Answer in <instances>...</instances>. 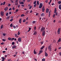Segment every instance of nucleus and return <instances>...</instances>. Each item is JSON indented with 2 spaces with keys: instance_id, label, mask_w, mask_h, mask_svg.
<instances>
[{
  "instance_id": "f257e3e1",
  "label": "nucleus",
  "mask_w": 61,
  "mask_h": 61,
  "mask_svg": "<svg viewBox=\"0 0 61 61\" xmlns=\"http://www.w3.org/2000/svg\"><path fill=\"white\" fill-rule=\"evenodd\" d=\"M45 30V27H42L41 30V32H43V31H44Z\"/></svg>"
},
{
  "instance_id": "f03ea898",
  "label": "nucleus",
  "mask_w": 61,
  "mask_h": 61,
  "mask_svg": "<svg viewBox=\"0 0 61 61\" xmlns=\"http://www.w3.org/2000/svg\"><path fill=\"white\" fill-rule=\"evenodd\" d=\"M60 30H61V29L60 28H59L57 31V33L58 35H59L60 33Z\"/></svg>"
},
{
  "instance_id": "7ed1b4c3",
  "label": "nucleus",
  "mask_w": 61,
  "mask_h": 61,
  "mask_svg": "<svg viewBox=\"0 0 61 61\" xmlns=\"http://www.w3.org/2000/svg\"><path fill=\"white\" fill-rule=\"evenodd\" d=\"M43 6V4L42 3H41L40 4V5L39 7V8H41Z\"/></svg>"
},
{
  "instance_id": "20e7f679",
  "label": "nucleus",
  "mask_w": 61,
  "mask_h": 61,
  "mask_svg": "<svg viewBox=\"0 0 61 61\" xmlns=\"http://www.w3.org/2000/svg\"><path fill=\"white\" fill-rule=\"evenodd\" d=\"M22 40V38H21L20 37L18 38V41L19 42H21Z\"/></svg>"
},
{
  "instance_id": "39448f33",
  "label": "nucleus",
  "mask_w": 61,
  "mask_h": 61,
  "mask_svg": "<svg viewBox=\"0 0 61 61\" xmlns=\"http://www.w3.org/2000/svg\"><path fill=\"white\" fill-rule=\"evenodd\" d=\"M45 33H46L45 31H43V32L42 33V36H45Z\"/></svg>"
},
{
  "instance_id": "423d86ee",
  "label": "nucleus",
  "mask_w": 61,
  "mask_h": 61,
  "mask_svg": "<svg viewBox=\"0 0 61 61\" xmlns=\"http://www.w3.org/2000/svg\"><path fill=\"white\" fill-rule=\"evenodd\" d=\"M48 49L50 51H51V46H49Z\"/></svg>"
},
{
  "instance_id": "0eeeda50",
  "label": "nucleus",
  "mask_w": 61,
  "mask_h": 61,
  "mask_svg": "<svg viewBox=\"0 0 61 61\" xmlns=\"http://www.w3.org/2000/svg\"><path fill=\"white\" fill-rule=\"evenodd\" d=\"M0 13H1L0 15H1L2 16H3V15H4V13H3V12L2 11Z\"/></svg>"
},
{
  "instance_id": "6e6552de",
  "label": "nucleus",
  "mask_w": 61,
  "mask_h": 61,
  "mask_svg": "<svg viewBox=\"0 0 61 61\" xmlns=\"http://www.w3.org/2000/svg\"><path fill=\"white\" fill-rule=\"evenodd\" d=\"M45 56H48V54L46 53V52L45 53Z\"/></svg>"
},
{
  "instance_id": "1a4fd4ad",
  "label": "nucleus",
  "mask_w": 61,
  "mask_h": 61,
  "mask_svg": "<svg viewBox=\"0 0 61 61\" xmlns=\"http://www.w3.org/2000/svg\"><path fill=\"white\" fill-rule=\"evenodd\" d=\"M45 14L44 13H42L41 14V16H45Z\"/></svg>"
},
{
  "instance_id": "9d476101",
  "label": "nucleus",
  "mask_w": 61,
  "mask_h": 61,
  "mask_svg": "<svg viewBox=\"0 0 61 61\" xmlns=\"http://www.w3.org/2000/svg\"><path fill=\"white\" fill-rule=\"evenodd\" d=\"M16 47V46L15 45L13 46L12 47V48H13V49H14V48H15Z\"/></svg>"
},
{
  "instance_id": "9b49d317",
  "label": "nucleus",
  "mask_w": 61,
  "mask_h": 61,
  "mask_svg": "<svg viewBox=\"0 0 61 61\" xmlns=\"http://www.w3.org/2000/svg\"><path fill=\"white\" fill-rule=\"evenodd\" d=\"M45 8H44V6L43 8H42V11L43 12H44V11H45Z\"/></svg>"
},
{
  "instance_id": "f8f14e48",
  "label": "nucleus",
  "mask_w": 61,
  "mask_h": 61,
  "mask_svg": "<svg viewBox=\"0 0 61 61\" xmlns=\"http://www.w3.org/2000/svg\"><path fill=\"white\" fill-rule=\"evenodd\" d=\"M10 18V16H8L7 17V18L6 19V20H9Z\"/></svg>"
},
{
  "instance_id": "ddd939ff",
  "label": "nucleus",
  "mask_w": 61,
  "mask_h": 61,
  "mask_svg": "<svg viewBox=\"0 0 61 61\" xmlns=\"http://www.w3.org/2000/svg\"><path fill=\"white\" fill-rule=\"evenodd\" d=\"M43 52V51L42 50H41L40 51L39 53V55H40L41 53Z\"/></svg>"
},
{
  "instance_id": "4468645a",
  "label": "nucleus",
  "mask_w": 61,
  "mask_h": 61,
  "mask_svg": "<svg viewBox=\"0 0 61 61\" xmlns=\"http://www.w3.org/2000/svg\"><path fill=\"white\" fill-rule=\"evenodd\" d=\"M7 9H8V7H7L5 9V11H7Z\"/></svg>"
},
{
  "instance_id": "2eb2a0df",
  "label": "nucleus",
  "mask_w": 61,
  "mask_h": 61,
  "mask_svg": "<svg viewBox=\"0 0 61 61\" xmlns=\"http://www.w3.org/2000/svg\"><path fill=\"white\" fill-rule=\"evenodd\" d=\"M59 8L61 10V4H60L59 5Z\"/></svg>"
},
{
  "instance_id": "dca6fc26",
  "label": "nucleus",
  "mask_w": 61,
  "mask_h": 61,
  "mask_svg": "<svg viewBox=\"0 0 61 61\" xmlns=\"http://www.w3.org/2000/svg\"><path fill=\"white\" fill-rule=\"evenodd\" d=\"M15 36L16 38H18V36H17V35L16 34H15Z\"/></svg>"
},
{
  "instance_id": "f3484780",
  "label": "nucleus",
  "mask_w": 61,
  "mask_h": 61,
  "mask_svg": "<svg viewBox=\"0 0 61 61\" xmlns=\"http://www.w3.org/2000/svg\"><path fill=\"white\" fill-rule=\"evenodd\" d=\"M8 39L9 40H11V41H12V38H11L9 37L8 38Z\"/></svg>"
},
{
  "instance_id": "a211bd4d",
  "label": "nucleus",
  "mask_w": 61,
  "mask_h": 61,
  "mask_svg": "<svg viewBox=\"0 0 61 61\" xmlns=\"http://www.w3.org/2000/svg\"><path fill=\"white\" fill-rule=\"evenodd\" d=\"M21 20H22V19H20L19 20V22L20 23V24H21Z\"/></svg>"
},
{
  "instance_id": "6ab92c4d",
  "label": "nucleus",
  "mask_w": 61,
  "mask_h": 61,
  "mask_svg": "<svg viewBox=\"0 0 61 61\" xmlns=\"http://www.w3.org/2000/svg\"><path fill=\"white\" fill-rule=\"evenodd\" d=\"M44 47H45V46H43L42 47H41V48L40 49L41 50H42V49H43V48H44Z\"/></svg>"
},
{
  "instance_id": "aec40b11",
  "label": "nucleus",
  "mask_w": 61,
  "mask_h": 61,
  "mask_svg": "<svg viewBox=\"0 0 61 61\" xmlns=\"http://www.w3.org/2000/svg\"><path fill=\"white\" fill-rule=\"evenodd\" d=\"M48 11H49V9H48L46 10V12L48 13Z\"/></svg>"
},
{
  "instance_id": "412c9836",
  "label": "nucleus",
  "mask_w": 61,
  "mask_h": 61,
  "mask_svg": "<svg viewBox=\"0 0 61 61\" xmlns=\"http://www.w3.org/2000/svg\"><path fill=\"white\" fill-rule=\"evenodd\" d=\"M56 13V9H55V11H54V13Z\"/></svg>"
},
{
  "instance_id": "4be33fe9",
  "label": "nucleus",
  "mask_w": 61,
  "mask_h": 61,
  "mask_svg": "<svg viewBox=\"0 0 61 61\" xmlns=\"http://www.w3.org/2000/svg\"><path fill=\"white\" fill-rule=\"evenodd\" d=\"M37 34V32L36 31H35L34 34V35H35Z\"/></svg>"
},
{
  "instance_id": "5701e85b",
  "label": "nucleus",
  "mask_w": 61,
  "mask_h": 61,
  "mask_svg": "<svg viewBox=\"0 0 61 61\" xmlns=\"http://www.w3.org/2000/svg\"><path fill=\"white\" fill-rule=\"evenodd\" d=\"M18 10H19L18 9H17L15 10V13H17L18 11Z\"/></svg>"
},
{
  "instance_id": "b1692460",
  "label": "nucleus",
  "mask_w": 61,
  "mask_h": 61,
  "mask_svg": "<svg viewBox=\"0 0 61 61\" xmlns=\"http://www.w3.org/2000/svg\"><path fill=\"white\" fill-rule=\"evenodd\" d=\"M20 4H24V2H21L20 3Z\"/></svg>"
},
{
  "instance_id": "393cba45",
  "label": "nucleus",
  "mask_w": 61,
  "mask_h": 61,
  "mask_svg": "<svg viewBox=\"0 0 61 61\" xmlns=\"http://www.w3.org/2000/svg\"><path fill=\"white\" fill-rule=\"evenodd\" d=\"M61 41V38H60L58 41L60 42Z\"/></svg>"
},
{
  "instance_id": "a878e982",
  "label": "nucleus",
  "mask_w": 61,
  "mask_h": 61,
  "mask_svg": "<svg viewBox=\"0 0 61 61\" xmlns=\"http://www.w3.org/2000/svg\"><path fill=\"white\" fill-rule=\"evenodd\" d=\"M45 60H46L45 59L43 58L42 59V61H45Z\"/></svg>"
},
{
  "instance_id": "bb28decb",
  "label": "nucleus",
  "mask_w": 61,
  "mask_h": 61,
  "mask_svg": "<svg viewBox=\"0 0 61 61\" xmlns=\"http://www.w3.org/2000/svg\"><path fill=\"white\" fill-rule=\"evenodd\" d=\"M58 3L59 4H61V1H59L58 2Z\"/></svg>"
},
{
  "instance_id": "cd10ccee",
  "label": "nucleus",
  "mask_w": 61,
  "mask_h": 61,
  "mask_svg": "<svg viewBox=\"0 0 61 61\" xmlns=\"http://www.w3.org/2000/svg\"><path fill=\"white\" fill-rule=\"evenodd\" d=\"M2 41H4V42H5V41H6V40H5V39H2Z\"/></svg>"
},
{
  "instance_id": "c85d7f7f",
  "label": "nucleus",
  "mask_w": 61,
  "mask_h": 61,
  "mask_svg": "<svg viewBox=\"0 0 61 61\" xmlns=\"http://www.w3.org/2000/svg\"><path fill=\"white\" fill-rule=\"evenodd\" d=\"M51 1H52V0H50V2H49V5H50V3H51Z\"/></svg>"
},
{
  "instance_id": "c756f323",
  "label": "nucleus",
  "mask_w": 61,
  "mask_h": 61,
  "mask_svg": "<svg viewBox=\"0 0 61 61\" xmlns=\"http://www.w3.org/2000/svg\"><path fill=\"white\" fill-rule=\"evenodd\" d=\"M2 60H4L5 59V58L4 57H2Z\"/></svg>"
},
{
  "instance_id": "7c9ffc66",
  "label": "nucleus",
  "mask_w": 61,
  "mask_h": 61,
  "mask_svg": "<svg viewBox=\"0 0 61 61\" xmlns=\"http://www.w3.org/2000/svg\"><path fill=\"white\" fill-rule=\"evenodd\" d=\"M37 4L38 5H39V1H37Z\"/></svg>"
},
{
  "instance_id": "2f4dec72",
  "label": "nucleus",
  "mask_w": 61,
  "mask_h": 61,
  "mask_svg": "<svg viewBox=\"0 0 61 61\" xmlns=\"http://www.w3.org/2000/svg\"><path fill=\"white\" fill-rule=\"evenodd\" d=\"M10 27H13V24H11V25H10Z\"/></svg>"
},
{
  "instance_id": "473e14b6",
  "label": "nucleus",
  "mask_w": 61,
  "mask_h": 61,
  "mask_svg": "<svg viewBox=\"0 0 61 61\" xmlns=\"http://www.w3.org/2000/svg\"><path fill=\"white\" fill-rule=\"evenodd\" d=\"M3 4V5H5V1L4 2Z\"/></svg>"
},
{
  "instance_id": "72a5a7b5",
  "label": "nucleus",
  "mask_w": 61,
  "mask_h": 61,
  "mask_svg": "<svg viewBox=\"0 0 61 61\" xmlns=\"http://www.w3.org/2000/svg\"><path fill=\"white\" fill-rule=\"evenodd\" d=\"M41 45H43V43H44V42H43V41L41 42Z\"/></svg>"
},
{
  "instance_id": "f704fd0d",
  "label": "nucleus",
  "mask_w": 61,
  "mask_h": 61,
  "mask_svg": "<svg viewBox=\"0 0 61 61\" xmlns=\"http://www.w3.org/2000/svg\"><path fill=\"white\" fill-rule=\"evenodd\" d=\"M3 27V25H2L1 26V29H2Z\"/></svg>"
},
{
  "instance_id": "c9c22d12",
  "label": "nucleus",
  "mask_w": 61,
  "mask_h": 61,
  "mask_svg": "<svg viewBox=\"0 0 61 61\" xmlns=\"http://www.w3.org/2000/svg\"><path fill=\"white\" fill-rule=\"evenodd\" d=\"M24 16V14H22L21 16V17H23V16Z\"/></svg>"
},
{
  "instance_id": "e433bc0d",
  "label": "nucleus",
  "mask_w": 61,
  "mask_h": 61,
  "mask_svg": "<svg viewBox=\"0 0 61 61\" xmlns=\"http://www.w3.org/2000/svg\"><path fill=\"white\" fill-rule=\"evenodd\" d=\"M6 16H7L8 15V13H7L6 14Z\"/></svg>"
},
{
  "instance_id": "4c0bfd02",
  "label": "nucleus",
  "mask_w": 61,
  "mask_h": 61,
  "mask_svg": "<svg viewBox=\"0 0 61 61\" xmlns=\"http://www.w3.org/2000/svg\"><path fill=\"white\" fill-rule=\"evenodd\" d=\"M36 1H35L34 2V4H36Z\"/></svg>"
},
{
  "instance_id": "58836bf2",
  "label": "nucleus",
  "mask_w": 61,
  "mask_h": 61,
  "mask_svg": "<svg viewBox=\"0 0 61 61\" xmlns=\"http://www.w3.org/2000/svg\"><path fill=\"white\" fill-rule=\"evenodd\" d=\"M35 23H36V21H33L32 22V23L33 24H35Z\"/></svg>"
},
{
  "instance_id": "ea45409f",
  "label": "nucleus",
  "mask_w": 61,
  "mask_h": 61,
  "mask_svg": "<svg viewBox=\"0 0 61 61\" xmlns=\"http://www.w3.org/2000/svg\"><path fill=\"white\" fill-rule=\"evenodd\" d=\"M36 4H35L34 5V7H36Z\"/></svg>"
},
{
  "instance_id": "a19ab883",
  "label": "nucleus",
  "mask_w": 61,
  "mask_h": 61,
  "mask_svg": "<svg viewBox=\"0 0 61 61\" xmlns=\"http://www.w3.org/2000/svg\"><path fill=\"white\" fill-rule=\"evenodd\" d=\"M55 15H56L55 14H54V15H53V18H54L55 17Z\"/></svg>"
},
{
  "instance_id": "79ce46f5",
  "label": "nucleus",
  "mask_w": 61,
  "mask_h": 61,
  "mask_svg": "<svg viewBox=\"0 0 61 61\" xmlns=\"http://www.w3.org/2000/svg\"><path fill=\"white\" fill-rule=\"evenodd\" d=\"M15 5H18V3L17 2H16L15 3Z\"/></svg>"
},
{
  "instance_id": "37998d69",
  "label": "nucleus",
  "mask_w": 61,
  "mask_h": 61,
  "mask_svg": "<svg viewBox=\"0 0 61 61\" xmlns=\"http://www.w3.org/2000/svg\"><path fill=\"white\" fill-rule=\"evenodd\" d=\"M10 5H11V4H8V6H10Z\"/></svg>"
},
{
  "instance_id": "c03bdc74",
  "label": "nucleus",
  "mask_w": 61,
  "mask_h": 61,
  "mask_svg": "<svg viewBox=\"0 0 61 61\" xmlns=\"http://www.w3.org/2000/svg\"><path fill=\"white\" fill-rule=\"evenodd\" d=\"M31 0H28L27 1L28 2H29L31 1Z\"/></svg>"
},
{
  "instance_id": "a18cd8bd",
  "label": "nucleus",
  "mask_w": 61,
  "mask_h": 61,
  "mask_svg": "<svg viewBox=\"0 0 61 61\" xmlns=\"http://www.w3.org/2000/svg\"><path fill=\"white\" fill-rule=\"evenodd\" d=\"M32 6H31L29 8V9H30L31 8H32Z\"/></svg>"
},
{
  "instance_id": "49530a36",
  "label": "nucleus",
  "mask_w": 61,
  "mask_h": 61,
  "mask_svg": "<svg viewBox=\"0 0 61 61\" xmlns=\"http://www.w3.org/2000/svg\"><path fill=\"white\" fill-rule=\"evenodd\" d=\"M12 9H13V10H15V7H13V8H12Z\"/></svg>"
},
{
  "instance_id": "de8ad7c7",
  "label": "nucleus",
  "mask_w": 61,
  "mask_h": 61,
  "mask_svg": "<svg viewBox=\"0 0 61 61\" xmlns=\"http://www.w3.org/2000/svg\"><path fill=\"white\" fill-rule=\"evenodd\" d=\"M25 52L24 51H23L22 52V53L23 54H25Z\"/></svg>"
},
{
  "instance_id": "09e8293b",
  "label": "nucleus",
  "mask_w": 61,
  "mask_h": 61,
  "mask_svg": "<svg viewBox=\"0 0 61 61\" xmlns=\"http://www.w3.org/2000/svg\"><path fill=\"white\" fill-rule=\"evenodd\" d=\"M20 32H19V31H18V35H20Z\"/></svg>"
},
{
  "instance_id": "8fccbe9b",
  "label": "nucleus",
  "mask_w": 61,
  "mask_h": 61,
  "mask_svg": "<svg viewBox=\"0 0 61 61\" xmlns=\"http://www.w3.org/2000/svg\"><path fill=\"white\" fill-rule=\"evenodd\" d=\"M15 43L14 42H12V45H15Z\"/></svg>"
},
{
  "instance_id": "3c124183",
  "label": "nucleus",
  "mask_w": 61,
  "mask_h": 61,
  "mask_svg": "<svg viewBox=\"0 0 61 61\" xmlns=\"http://www.w3.org/2000/svg\"><path fill=\"white\" fill-rule=\"evenodd\" d=\"M13 27L14 28H16V27L15 25L13 26Z\"/></svg>"
},
{
  "instance_id": "603ef678",
  "label": "nucleus",
  "mask_w": 61,
  "mask_h": 61,
  "mask_svg": "<svg viewBox=\"0 0 61 61\" xmlns=\"http://www.w3.org/2000/svg\"><path fill=\"white\" fill-rule=\"evenodd\" d=\"M48 0H46V3H47L48 2Z\"/></svg>"
},
{
  "instance_id": "864d4df0",
  "label": "nucleus",
  "mask_w": 61,
  "mask_h": 61,
  "mask_svg": "<svg viewBox=\"0 0 61 61\" xmlns=\"http://www.w3.org/2000/svg\"><path fill=\"white\" fill-rule=\"evenodd\" d=\"M13 20V19H11V20H10V21H12Z\"/></svg>"
},
{
  "instance_id": "5fc2aeb1",
  "label": "nucleus",
  "mask_w": 61,
  "mask_h": 61,
  "mask_svg": "<svg viewBox=\"0 0 61 61\" xmlns=\"http://www.w3.org/2000/svg\"><path fill=\"white\" fill-rule=\"evenodd\" d=\"M2 52L3 53H5V52H6V51H3Z\"/></svg>"
},
{
  "instance_id": "6e6d98bb",
  "label": "nucleus",
  "mask_w": 61,
  "mask_h": 61,
  "mask_svg": "<svg viewBox=\"0 0 61 61\" xmlns=\"http://www.w3.org/2000/svg\"><path fill=\"white\" fill-rule=\"evenodd\" d=\"M3 36H5V33H4L3 34Z\"/></svg>"
},
{
  "instance_id": "4d7b16f0",
  "label": "nucleus",
  "mask_w": 61,
  "mask_h": 61,
  "mask_svg": "<svg viewBox=\"0 0 61 61\" xmlns=\"http://www.w3.org/2000/svg\"><path fill=\"white\" fill-rule=\"evenodd\" d=\"M21 6H22V7H23V6H25V5H21Z\"/></svg>"
},
{
  "instance_id": "13d9d810",
  "label": "nucleus",
  "mask_w": 61,
  "mask_h": 61,
  "mask_svg": "<svg viewBox=\"0 0 61 61\" xmlns=\"http://www.w3.org/2000/svg\"><path fill=\"white\" fill-rule=\"evenodd\" d=\"M34 53L35 54H36V51H34Z\"/></svg>"
},
{
  "instance_id": "bf43d9fd",
  "label": "nucleus",
  "mask_w": 61,
  "mask_h": 61,
  "mask_svg": "<svg viewBox=\"0 0 61 61\" xmlns=\"http://www.w3.org/2000/svg\"><path fill=\"white\" fill-rule=\"evenodd\" d=\"M12 10V8H10L9 9V10Z\"/></svg>"
},
{
  "instance_id": "052dcab7",
  "label": "nucleus",
  "mask_w": 61,
  "mask_h": 61,
  "mask_svg": "<svg viewBox=\"0 0 61 61\" xmlns=\"http://www.w3.org/2000/svg\"><path fill=\"white\" fill-rule=\"evenodd\" d=\"M56 41H55V40H54L53 41V43H56Z\"/></svg>"
},
{
  "instance_id": "680f3d73",
  "label": "nucleus",
  "mask_w": 61,
  "mask_h": 61,
  "mask_svg": "<svg viewBox=\"0 0 61 61\" xmlns=\"http://www.w3.org/2000/svg\"><path fill=\"white\" fill-rule=\"evenodd\" d=\"M49 17H50V11H49Z\"/></svg>"
},
{
  "instance_id": "e2e57ef3",
  "label": "nucleus",
  "mask_w": 61,
  "mask_h": 61,
  "mask_svg": "<svg viewBox=\"0 0 61 61\" xmlns=\"http://www.w3.org/2000/svg\"><path fill=\"white\" fill-rule=\"evenodd\" d=\"M59 55H60V56H61V52H60L59 53Z\"/></svg>"
},
{
  "instance_id": "0e129e2a",
  "label": "nucleus",
  "mask_w": 61,
  "mask_h": 61,
  "mask_svg": "<svg viewBox=\"0 0 61 61\" xmlns=\"http://www.w3.org/2000/svg\"><path fill=\"white\" fill-rule=\"evenodd\" d=\"M40 36H38V38H40Z\"/></svg>"
},
{
  "instance_id": "69168bd1",
  "label": "nucleus",
  "mask_w": 61,
  "mask_h": 61,
  "mask_svg": "<svg viewBox=\"0 0 61 61\" xmlns=\"http://www.w3.org/2000/svg\"><path fill=\"white\" fill-rule=\"evenodd\" d=\"M1 45H4V43H1Z\"/></svg>"
},
{
  "instance_id": "338daca9",
  "label": "nucleus",
  "mask_w": 61,
  "mask_h": 61,
  "mask_svg": "<svg viewBox=\"0 0 61 61\" xmlns=\"http://www.w3.org/2000/svg\"><path fill=\"white\" fill-rule=\"evenodd\" d=\"M8 61H11V59H9L8 60Z\"/></svg>"
},
{
  "instance_id": "774afa93",
  "label": "nucleus",
  "mask_w": 61,
  "mask_h": 61,
  "mask_svg": "<svg viewBox=\"0 0 61 61\" xmlns=\"http://www.w3.org/2000/svg\"><path fill=\"white\" fill-rule=\"evenodd\" d=\"M25 20H23V22H25Z\"/></svg>"
}]
</instances>
